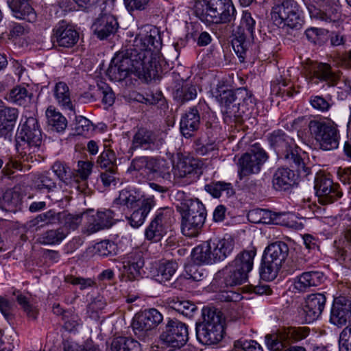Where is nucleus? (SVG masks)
Segmentation results:
<instances>
[{"instance_id": "09e8293b", "label": "nucleus", "mask_w": 351, "mask_h": 351, "mask_svg": "<svg viewBox=\"0 0 351 351\" xmlns=\"http://www.w3.org/2000/svg\"><path fill=\"white\" fill-rule=\"evenodd\" d=\"M170 169V164L166 160L149 158L148 176L151 173H156L160 176L165 178L167 176H169Z\"/></svg>"}, {"instance_id": "f8f14e48", "label": "nucleus", "mask_w": 351, "mask_h": 351, "mask_svg": "<svg viewBox=\"0 0 351 351\" xmlns=\"http://www.w3.org/2000/svg\"><path fill=\"white\" fill-rule=\"evenodd\" d=\"M271 18L278 25H287L291 28L302 26L301 10L295 0H282L276 3L271 10Z\"/></svg>"}, {"instance_id": "5fc2aeb1", "label": "nucleus", "mask_w": 351, "mask_h": 351, "mask_svg": "<svg viewBox=\"0 0 351 351\" xmlns=\"http://www.w3.org/2000/svg\"><path fill=\"white\" fill-rule=\"evenodd\" d=\"M281 268V266L273 263L269 260H266L263 256V263L260 269V275L262 279L266 281L274 280Z\"/></svg>"}, {"instance_id": "1a4fd4ad", "label": "nucleus", "mask_w": 351, "mask_h": 351, "mask_svg": "<svg viewBox=\"0 0 351 351\" xmlns=\"http://www.w3.org/2000/svg\"><path fill=\"white\" fill-rule=\"evenodd\" d=\"M311 135L318 142L324 150H331L338 147L339 133L333 122L311 120L308 123Z\"/></svg>"}, {"instance_id": "393cba45", "label": "nucleus", "mask_w": 351, "mask_h": 351, "mask_svg": "<svg viewBox=\"0 0 351 351\" xmlns=\"http://www.w3.org/2000/svg\"><path fill=\"white\" fill-rule=\"evenodd\" d=\"M330 322L341 327L351 322V301L345 298L336 300L332 304Z\"/></svg>"}, {"instance_id": "79ce46f5", "label": "nucleus", "mask_w": 351, "mask_h": 351, "mask_svg": "<svg viewBox=\"0 0 351 351\" xmlns=\"http://www.w3.org/2000/svg\"><path fill=\"white\" fill-rule=\"evenodd\" d=\"M192 256L194 261L197 264L215 263L208 241L196 246L193 250Z\"/></svg>"}, {"instance_id": "5701e85b", "label": "nucleus", "mask_w": 351, "mask_h": 351, "mask_svg": "<svg viewBox=\"0 0 351 351\" xmlns=\"http://www.w3.org/2000/svg\"><path fill=\"white\" fill-rule=\"evenodd\" d=\"M216 100L223 106L224 112L230 116H241L232 106L237 102L238 89L233 90L224 84H219L213 93Z\"/></svg>"}, {"instance_id": "a211bd4d", "label": "nucleus", "mask_w": 351, "mask_h": 351, "mask_svg": "<svg viewBox=\"0 0 351 351\" xmlns=\"http://www.w3.org/2000/svg\"><path fill=\"white\" fill-rule=\"evenodd\" d=\"M315 189L318 201L322 204H332L343 195L339 185L324 175H319L315 178Z\"/></svg>"}, {"instance_id": "774afa93", "label": "nucleus", "mask_w": 351, "mask_h": 351, "mask_svg": "<svg viewBox=\"0 0 351 351\" xmlns=\"http://www.w3.org/2000/svg\"><path fill=\"white\" fill-rule=\"evenodd\" d=\"M234 346L239 351H263L261 345L254 340H239L234 342Z\"/></svg>"}, {"instance_id": "a19ab883", "label": "nucleus", "mask_w": 351, "mask_h": 351, "mask_svg": "<svg viewBox=\"0 0 351 351\" xmlns=\"http://www.w3.org/2000/svg\"><path fill=\"white\" fill-rule=\"evenodd\" d=\"M69 231L62 227L48 230L40 234L37 241L43 245L60 244L68 235Z\"/></svg>"}, {"instance_id": "de8ad7c7", "label": "nucleus", "mask_w": 351, "mask_h": 351, "mask_svg": "<svg viewBox=\"0 0 351 351\" xmlns=\"http://www.w3.org/2000/svg\"><path fill=\"white\" fill-rule=\"evenodd\" d=\"M140 194L135 189H125L119 192V197L114 201V204L133 208L140 200Z\"/></svg>"}, {"instance_id": "f03ea898", "label": "nucleus", "mask_w": 351, "mask_h": 351, "mask_svg": "<svg viewBox=\"0 0 351 351\" xmlns=\"http://www.w3.org/2000/svg\"><path fill=\"white\" fill-rule=\"evenodd\" d=\"M268 141L276 154L295 167L300 176L306 177L311 173L310 167L306 165L300 153L301 149L284 131H274L268 136Z\"/></svg>"}, {"instance_id": "aec40b11", "label": "nucleus", "mask_w": 351, "mask_h": 351, "mask_svg": "<svg viewBox=\"0 0 351 351\" xmlns=\"http://www.w3.org/2000/svg\"><path fill=\"white\" fill-rule=\"evenodd\" d=\"M165 143L162 134L154 132L145 128H139L132 138V147L143 150L154 151L159 149Z\"/></svg>"}, {"instance_id": "37998d69", "label": "nucleus", "mask_w": 351, "mask_h": 351, "mask_svg": "<svg viewBox=\"0 0 351 351\" xmlns=\"http://www.w3.org/2000/svg\"><path fill=\"white\" fill-rule=\"evenodd\" d=\"M197 94L196 85L183 82L181 86H176L173 97L178 102L184 104L196 98Z\"/></svg>"}, {"instance_id": "0eeeda50", "label": "nucleus", "mask_w": 351, "mask_h": 351, "mask_svg": "<svg viewBox=\"0 0 351 351\" xmlns=\"http://www.w3.org/2000/svg\"><path fill=\"white\" fill-rule=\"evenodd\" d=\"M237 18V10L232 0H209L206 11L199 19L207 24L232 25Z\"/></svg>"}, {"instance_id": "f704fd0d", "label": "nucleus", "mask_w": 351, "mask_h": 351, "mask_svg": "<svg viewBox=\"0 0 351 351\" xmlns=\"http://www.w3.org/2000/svg\"><path fill=\"white\" fill-rule=\"evenodd\" d=\"M154 197H149L143 199L141 206L134 210L127 219L133 228H138L142 226L150 210L155 206Z\"/></svg>"}, {"instance_id": "b1692460", "label": "nucleus", "mask_w": 351, "mask_h": 351, "mask_svg": "<svg viewBox=\"0 0 351 351\" xmlns=\"http://www.w3.org/2000/svg\"><path fill=\"white\" fill-rule=\"evenodd\" d=\"M145 265L143 253L135 250L128 253L123 261V268L130 280L138 279Z\"/></svg>"}, {"instance_id": "864d4df0", "label": "nucleus", "mask_w": 351, "mask_h": 351, "mask_svg": "<svg viewBox=\"0 0 351 351\" xmlns=\"http://www.w3.org/2000/svg\"><path fill=\"white\" fill-rule=\"evenodd\" d=\"M51 169L61 182L67 185H73V172L64 162H55L51 166Z\"/></svg>"}, {"instance_id": "6ab92c4d", "label": "nucleus", "mask_w": 351, "mask_h": 351, "mask_svg": "<svg viewBox=\"0 0 351 351\" xmlns=\"http://www.w3.org/2000/svg\"><path fill=\"white\" fill-rule=\"evenodd\" d=\"M114 214L110 209L95 211L93 209L85 212L86 220V232L88 234L110 228L114 223Z\"/></svg>"}, {"instance_id": "49530a36", "label": "nucleus", "mask_w": 351, "mask_h": 351, "mask_svg": "<svg viewBox=\"0 0 351 351\" xmlns=\"http://www.w3.org/2000/svg\"><path fill=\"white\" fill-rule=\"evenodd\" d=\"M54 97L58 104L63 108L73 110L69 86L63 82L57 83L53 89Z\"/></svg>"}, {"instance_id": "423d86ee", "label": "nucleus", "mask_w": 351, "mask_h": 351, "mask_svg": "<svg viewBox=\"0 0 351 351\" xmlns=\"http://www.w3.org/2000/svg\"><path fill=\"white\" fill-rule=\"evenodd\" d=\"M223 322L220 311L204 309L203 321L196 325V335L202 344L213 345L219 343L223 335Z\"/></svg>"}, {"instance_id": "39448f33", "label": "nucleus", "mask_w": 351, "mask_h": 351, "mask_svg": "<svg viewBox=\"0 0 351 351\" xmlns=\"http://www.w3.org/2000/svg\"><path fill=\"white\" fill-rule=\"evenodd\" d=\"M247 279L248 276L230 262L215 274L211 285L216 291L225 293L221 298L224 301L236 302L240 300L241 295L234 291H227L226 289L245 283Z\"/></svg>"}, {"instance_id": "4be33fe9", "label": "nucleus", "mask_w": 351, "mask_h": 351, "mask_svg": "<svg viewBox=\"0 0 351 351\" xmlns=\"http://www.w3.org/2000/svg\"><path fill=\"white\" fill-rule=\"evenodd\" d=\"M53 43L62 47H72L79 40L78 32L62 21L53 29Z\"/></svg>"}, {"instance_id": "72a5a7b5", "label": "nucleus", "mask_w": 351, "mask_h": 351, "mask_svg": "<svg viewBox=\"0 0 351 351\" xmlns=\"http://www.w3.org/2000/svg\"><path fill=\"white\" fill-rule=\"evenodd\" d=\"M289 254L288 245L282 241H277L269 245L264 253V257L266 260L276 263L282 267Z\"/></svg>"}, {"instance_id": "7ed1b4c3", "label": "nucleus", "mask_w": 351, "mask_h": 351, "mask_svg": "<svg viewBox=\"0 0 351 351\" xmlns=\"http://www.w3.org/2000/svg\"><path fill=\"white\" fill-rule=\"evenodd\" d=\"M42 132L36 118L29 117L21 123L16 136V149L26 161L36 160V154L42 144Z\"/></svg>"}, {"instance_id": "4d7b16f0", "label": "nucleus", "mask_w": 351, "mask_h": 351, "mask_svg": "<svg viewBox=\"0 0 351 351\" xmlns=\"http://www.w3.org/2000/svg\"><path fill=\"white\" fill-rule=\"evenodd\" d=\"M173 211L171 208L169 207L160 208L157 210L152 221L167 230L173 221Z\"/></svg>"}, {"instance_id": "69168bd1", "label": "nucleus", "mask_w": 351, "mask_h": 351, "mask_svg": "<svg viewBox=\"0 0 351 351\" xmlns=\"http://www.w3.org/2000/svg\"><path fill=\"white\" fill-rule=\"evenodd\" d=\"M16 301L29 318L34 319L36 318L37 310L34 306L29 303L25 296L21 294L17 295Z\"/></svg>"}, {"instance_id": "2eb2a0df", "label": "nucleus", "mask_w": 351, "mask_h": 351, "mask_svg": "<svg viewBox=\"0 0 351 351\" xmlns=\"http://www.w3.org/2000/svg\"><path fill=\"white\" fill-rule=\"evenodd\" d=\"M267 159L268 155L260 144H253L250 151L239 159L238 167L241 178L259 173Z\"/></svg>"}, {"instance_id": "dca6fc26", "label": "nucleus", "mask_w": 351, "mask_h": 351, "mask_svg": "<svg viewBox=\"0 0 351 351\" xmlns=\"http://www.w3.org/2000/svg\"><path fill=\"white\" fill-rule=\"evenodd\" d=\"M304 69L306 80L311 84L324 83L328 86H335L339 79V75L327 63L311 62Z\"/></svg>"}, {"instance_id": "c9c22d12", "label": "nucleus", "mask_w": 351, "mask_h": 351, "mask_svg": "<svg viewBox=\"0 0 351 351\" xmlns=\"http://www.w3.org/2000/svg\"><path fill=\"white\" fill-rule=\"evenodd\" d=\"M178 268V263L172 261H161L157 264L154 277L160 283L170 281Z\"/></svg>"}, {"instance_id": "0e129e2a", "label": "nucleus", "mask_w": 351, "mask_h": 351, "mask_svg": "<svg viewBox=\"0 0 351 351\" xmlns=\"http://www.w3.org/2000/svg\"><path fill=\"white\" fill-rule=\"evenodd\" d=\"M97 86L99 93L102 95L103 103L112 106L114 101V94L111 88L103 82L98 84Z\"/></svg>"}, {"instance_id": "ddd939ff", "label": "nucleus", "mask_w": 351, "mask_h": 351, "mask_svg": "<svg viewBox=\"0 0 351 351\" xmlns=\"http://www.w3.org/2000/svg\"><path fill=\"white\" fill-rule=\"evenodd\" d=\"M256 22L250 12H243L241 25L232 40L234 51L243 62L247 51L251 46V40L254 38V30Z\"/></svg>"}, {"instance_id": "6e6d98bb", "label": "nucleus", "mask_w": 351, "mask_h": 351, "mask_svg": "<svg viewBox=\"0 0 351 351\" xmlns=\"http://www.w3.org/2000/svg\"><path fill=\"white\" fill-rule=\"evenodd\" d=\"M167 233V230L152 220L145 231L146 239L152 242H158Z\"/></svg>"}, {"instance_id": "338daca9", "label": "nucleus", "mask_w": 351, "mask_h": 351, "mask_svg": "<svg viewBox=\"0 0 351 351\" xmlns=\"http://www.w3.org/2000/svg\"><path fill=\"white\" fill-rule=\"evenodd\" d=\"M325 35L326 31L322 28L309 27L305 31L306 38L314 44L321 43Z\"/></svg>"}, {"instance_id": "58836bf2", "label": "nucleus", "mask_w": 351, "mask_h": 351, "mask_svg": "<svg viewBox=\"0 0 351 351\" xmlns=\"http://www.w3.org/2000/svg\"><path fill=\"white\" fill-rule=\"evenodd\" d=\"M93 164L88 161H78L77 170L73 172V185L83 190L86 186V180L91 173Z\"/></svg>"}, {"instance_id": "ea45409f", "label": "nucleus", "mask_w": 351, "mask_h": 351, "mask_svg": "<svg viewBox=\"0 0 351 351\" xmlns=\"http://www.w3.org/2000/svg\"><path fill=\"white\" fill-rule=\"evenodd\" d=\"M32 93L25 87L16 86L10 90L5 96V99L19 106H27L32 100Z\"/></svg>"}, {"instance_id": "6e6552de", "label": "nucleus", "mask_w": 351, "mask_h": 351, "mask_svg": "<svg viewBox=\"0 0 351 351\" xmlns=\"http://www.w3.org/2000/svg\"><path fill=\"white\" fill-rule=\"evenodd\" d=\"M312 19L339 26L340 13L337 0H302Z\"/></svg>"}, {"instance_id": "a18cd8bd", "label": "nucleus", "mask_w": 351, "mask_h": 351, "mask_svg": "<svg viewBox=\"0 0 351 351\" xmlns=\"http://www.w3.org/2000/svg\"><path fill=\"white\" fill-rule=\"evenodd\" d=\"M48 125L58 132H63L67 127L66 119L54 108L49 106L46 110Z\"/></svg>"}, {"instance_id": "13d9d810", "label": "nucleus", "mask_w": 351, "mask_h": 351, "mask_svg": "<svg viewBox=\"0 0 351 351\" xmlns=\"http://www.w3.org/2000/svg\"><path fill=\"white\" fill-rule=\"evenodd\" d=\"M255 105L254 99L252 94L245 88H238L237 102L232 106L237 110L241 108H246L247 110L253 108Z\"/></svg>"}, {"instance_id": "a878e982", "label": "nucleus", "mask_w": 351, "mask_h": 351, "mask_svg": "<svg viewBox=\"0 0 351 351\" xmlns=\"http://www.w3.org/2000/svg\"><path fill=\"white\" fill-rule=\"evenodd\" d=\"M326 298L322 293H313L305 300L304 312L307 322H312L319 317L324 308Z\"/></svg>"}, {"instance_id": "473e14b6", "label": "nucleus", "mask_w": 351, "mask_h": 351, "mask_svg": "<svg viewBox=\"0 0 351 351\" xmlns=\"http://www.w3.org/2000/svg\"><path fill=\"white\" fill-rule=\"evenodd\" d=\"M8 3L16 18L29 23L36 21V12L27 0H8Z\"/></svg>"}, {"instance_id": "bb28decb", "label": "nucleus", "mask_w": 351, "mask_h": 351, "mask_svg": "<svg viewBox=\"0 0 351 351\" xmlns=\"http://www.w3.org/2000/svg\"><path fill=\"white\" fill-rule=\"evenodd\" d=\"M119 27L115 17L111 14H101L93 24L95 34L100 40H104L116 32Z\"/></svg>"}, {"instance_id": "4c0bfd02", "label": "nucleus", "mask_w": 351, "mask_h": 351, "mask_svg": "<svg viewBox=\"0 0 351 351\" xmlns=\"http://www.w3.org/2000/svg\"><path fill=\"white\" fill-rule=\"evenodd\" d=\"M0 204L3 210L7 212L16 213L21 209V194L13 189H8L3 193Z\"/></svg>"}, {"instance_id": "f257e3e1", "label": "nucleus", "mask_w": 351, "mask_h": 351, "mask_svg": "<svg viewBox=\"0 0 351 351\" xmlns=\"http://www.w3.org/2000/svg\"><path fill=\"white\" fill-rule=\"evenodd\" d=\"M162 48V39L156 27L146 26L141 29L132 40V44L125 50L134 62L138 72L146 71L149 77L157 75V64Z\"/></svg>"}, {"instance_id": "680f3d73", "label": "nucleus", "mask_w": 351, "mask_h": 351, "mask_svg": "<svg viewBox=\"0 0 351 351\" xmlns=\"http://www.w3.org/2000/svg\"><path fill=\"white\" fill-rule=\"evenodd\" d=\"M310 104L313 108L322 112H328L332 106L330 97L327 99L320 95L311 96Z\"/></svg>"}, {"instance_id": "4468645a", "label": "nucleus", "mask_w": 351, "mask_h": 351, "mask_svg": "<svg viewBox=\"0 0 351 351\" xmlns=\"http://www.w3.org/2000/svg\"><path fill=\"white\" fill-rule=\"evenodd\" d=\"M309 334L306 327H290L278 330L265 336V342L271 351H282L287 344L301 341Z\"/></svg>"}, {"instance_id": "f3484780", "label": "nucleus", "mask_w": 351, "mask_h": 351, "mask_svg": "<svg viewBox=\"0 0 351 351\" xmlns=\"http://www.w3.org/2000/svg\"><path fill=\"white\" fill-rule=\"evenodd\" d=\"M188 339V326L177 319H169L160 335L162 343L172 348L184 346Z\"/></svg>"}, {"instance_id": "052dcab7", "label": "nucleus", "mask_w": 351, "mask_h": 351, "mask_svg": "<svg viewBox=\"0 0 351 351\" xmlns=\"http://www.w3.org/2000/svg\"><path fill=\"white\" fill-rule=\"evenodd\" d=\"M115 156L112 152H103L97 159V163L102 169L110 171H116Z\"/></svg>"}, {"instance_id": "e2e57ef3", "label": "nucleus", "mask_w": 351, "mask_h": 351, "mask_svg": "<svg viewBox=\"0 0 351 351\" xmlns=\"http://www.w3.org/2000/svg\"><path fill=\"white\" fill-rule=\"evenodd\" d=\"M174 308L180 313L189 317H192L197 311L195 304L189 300L180 301L175 303Z\"/></svg>"}, {"instance_id": "9b49d317", "label": "nucleus", "mask_w": 351, "mask_h": 351, "mask_svg": "<svg viewBox=\"0 0 351 351\" xmlns=\"http://www.w3.org/2000/svg\"><path fill=\"white\" fill-rule=\"evenodd\" d=\"M163 320L162 315L156 308L145 310L136 315L132 327L135 335L143 341H149L154 335L153 330Z\"/></svg>"}, {"instance_id": "3c124183", "label": "nucleus", "mask_w": 351, "mask_h": 351, "mask_svg": "<svg viewBox=\"0 0 351 351\" xmlns=\"http://www.w3.org/2000/svg\"><path fill=\"white\" fill-rule=\"evenodd\" d=\"M205 190L214 197H219L223 193L228 197L234 194L232 184L224 182H216L206 184Z\"/></svg>"}, {"instance_id": "7c9ffc66", "label": "nucleus", "mask_w": 351, "mask_h": 351, "mask_svg": "<svg viewBox=\"0 0 351 351\" xmlns=\"http://www.w3.org/2000/svg\"><path fill=\"white\" fill-rule=\"evenodd\" d=\"M296 184L293 171L288 168H278L272 177V186L276 191H288Z\"/></svg>"}, {"instance_id": "cd10ccee", "label": "nucleus", "mask_w": 351, "mask_h": 351, "mask_svg": "<svg viewBox=\"0 0 351 351\" xmlns=\"http://www.w3.org/2000/svg\"><path fill=\"white\" fill-rule=\"evenodd\" d=\"M208 241L215 263L225 260L232 253L234 246V241L231 237L210 239Z\"/></svg>"}, {"instance_id": "603ef678", "label": "nucleus", "mask_w": 351, "mask_h": 351, "mask_svg": "<svg viewBox=\"0 0 351 351\" xmlns=\"http://www.w3.org/2000/svg\"><path fill=\"white\" fill-rule=\"evenodd\" d=\"M61 215L60 217V221L64 226V228L69 231V230L77 229L83 219H85V212L78 214H71L66 212L59 213Z\"/></svg>"}, {"instance_id": "8fccbe9b", "label": "nucleus", "mask_w": 351, "mask_h": 351, "mask_svg": "<svg viewBox=\"0 0 351 351\" xmlns=\"http://www.w3.org/2000/svg\"><path fill=\"white\" fill-rule=\"evenodd\" d=\"M61 215L53 210L38 215L30 221L31 226H37L36 230L45 225L54 224L60 221Z\"/></svg>"}, {"instance_id": "20e7f679", "label": "nucleus", "mask_w": 351, "mask_h": 351, "mask_svg": "<svg viewBox=\"0 0 351 351\" xmlns=\"http://www.w3.org/2000/svg\"><path fill=\"white\" fill-rule=\"evenodd\" d=\"M182 216V232L189 237H196L206 219L204 206L197 199H185L176 206Z\"/></svg>"}, {"instance_id": "c85d7f7f", "label": "nucleus", "mask_w": 351, "mask_h": 351, "mask_svg": "<svg viewBox=\"0 0 351 351\" xmlns=\"http://www.w3.org/2000/svg\"><path fill=\"white\" fill-rule=\"evenodd\" d=\"M200 125V115L197 107L193 106L184 113L180 119V132L186 138L193 136Z\"/></svg>"}, {"instance_id": "e433bc0d", "label": "nucleus", "mask_w": 351, "mask_h": 351, "mask_svg": "<svg viewBox=\"0 0 351 351\" xmlns=\"http://www.w3.org/2000/svg\"><path fill=\"white\" fill-rule=\"evenodd\" d=\"M32 182L34 189L39 191L49 193L55 191L57 188L54 178L49 171L34 174Z\"/></svg>"}, {"instance_id": "bf43d9fd", "label": "nucleus", "mask_w": 351, "mask_h": 351, "mask_svg": "<svg viewBox=\"0 0 351 351\" xmlns=\"http://www.w3.org/2000/svg\"><path fill=\"white\" fill-rule=\"evenodd\" d=\"M96 253L101 256L116 255L118 253V247L116 243L109 240L101 241L95 245Z\"/></svg>"}, {"instance_id": "c756f323", "label": "nucleus", "mask_w": 351, "mask_h": 351, "mask_svg": "<svg viewBox=\"0 0 351 351\" xmlns=\"http://www.w3.org/2000/svg\"><path fill=\"white\" fill-rule=\"evenodd\" d=\"M324 278V274L318 271L304 272L295 278L294 289L300 293L308 291L311 287L319 285Z\"/></svg>"}, {"instance_id": "c03bdc74", "label": "nucleus", "mask_w": 351, "mask_h": 351, "mask_svg": "<svg viewBox=\"0 0 351 351\" xmlns=\"http://www.w3.org/2000/svg\"><path fill=\"white\" fill-rule=\"evenodd\" d=\"M256 254L255 250H244L238 254L231 263L248 276L253 268Z\"/></svg>"}, {"instance_id": "2f4dec72", "label": "nucleus", "mask_w": 351, "mask_h": 351, "mask_svg": "<svg viewBox=\"0 0 351 351\" xmlns=\"http://www.w3.org/2000/svg\"><path fill=\"white\" fill-rule=\"evenodd\" d=\"M19 117L16 108L3 106L0 108V136L6 137L12 132Z\"/></svg>"}, {"instance_id": "412c9836", "label": "nucleus", "mask_w": 351, "mask_h": 351, "mask_svg": "<svg viewBox=\"0 0 351 351\" xmlns=\"http://www.w3.org/2000/svg\"><path fill=\"white\" fill-rule=\"evenodd\" d=\"M202 162L193 157L180 158L173 167L174 176L180 178H188L192 182L199 178L202 173Z\"/></svg>"}, {"instance_id": "9d476101", "label": "nucleus", "mask_w": 351, "mask_h": 351, "mask_svg": "<svg viewBox=\"0 0 351 351\" xmlns=\"http://www.w3.org/2000/svg\"><path fill=\"white\" fill-rule=\"evenodd\" d=\"M143 71L138 72L130 56L126 54L125 51H121L112 59L107 70V75L111 80L114 82L125 80L131 73H135L139 78H143L146 81L153 78L147 75L146 71Z\"/></svg>"}]
</instances>
